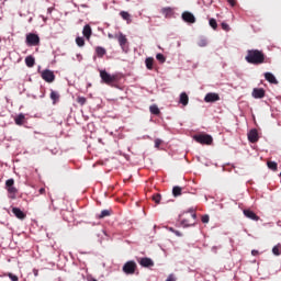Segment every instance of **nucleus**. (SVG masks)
Instances as JSON below:
<instances>
[{"label":"nucleus","instance_id":"nucleus-1","mask_svg":"<svg viewBox=\"0 0 281 281\" xmlns=\"http://www.w3.org/2000/svg\"><path fill=\"white\" fill-rule=\"evenodd\" d=\"M245 60L255 66L266 64V54L260 49H248Z\"/></svg>","mask_w":281,"mask_h":281},{"label":"nucleus","instance_id":"nucleus-2","mask_svg":"<svg viewBox=\"0 0 281 281\" xmlns=\"http://www.w3.org/2000/svg\"><path fill=\"white\" fill-rule=\"evenodd\" d=\"M99 76L101 77V81L103 83L114 88L122 80L121 74H109L106 70L99 71Z\"/></svg>","mask_w":281,"mask_h":281},{"label":"nucleus","instance_id":"nucleus-3","mask_svg":"<svg viewBox=\"0 0 281 281\" xmlns=\"http://www.w3.org/2000/svg\"><path fill=\"white\" fill-rule=\"evenodd\" d=\"M179 220L183 227H192L196 223V213H193V211L190 213H182Z\"/></svg>","mask_w":281,"mask_h":281},{"label":"nucleus","instance_id":"nucleus-4","mask_svg":"<svg viewBox=\"0 0 281 281\" xmlns=\"http://www.w3.org/2000/svg\"><path fill=\"white\" fill-rule=\"evenodd\" d=\"M193 139L201 145H212L213 137L210 134H196L193 136Z\"/></svg>","mask_w":281,"mask_h":281},{"label":"nucleus","instance_id":"nucleus-5","mask_svg":"<svg viewBox=\"0 0 281 281\" xmlns=\"http://www.w3.org/2000/svg\"><path fill=\"white\" fill-rule=\"evenodd\" d=\"M5 189L11 195L12 199H15V194L18 193L16 187H14V179L10 178L5 181Z\"/></svg>","mask_w":281,"mask_h":281},{"label":"nucleus","instance_id":"nucleus-6","mask_svg":"<svg viewBox=\"0 0 281 281\" xmlns=\"http://www.w3.org/2000/svg\"><path fill=\"white\" fill-rule=\"evenodd\" d=\"M41 76H42L43 80L46 81L47 83H53L56 79L54 71L50 69L43 70L41 72Z\"/></svg>","mask_w":281,"mask_h":281},{"label":"nucleus","instance_id":"nucleus-7","mask_svg":"<svg viewBox=\"0 0 281 281\" xmlns=\"http://www.w3.org/2000/svg\"><path fill=\"white\" fill-rule=\"evenodd\" d=\"M137 269V263L135 261H127L124 266H123V272H125V274H134L135 271Z\"/></svg>","mask_w":281,"mask_h":281},{"label":"nucleus","instance_id":"nucleus-8","mask_svg":"<svg viewBox=\"0 0 281 281\" xmlns=\"http://www.w3.org/2000/svg\"><path fill=\"white\" fill-rule=\"evenodd\" d=\"M40 36L35 33H29L26 36V44L29 46H38L40 45Z\"/></svg>","mask_w":281,"mask_h":281},{"label":"nucleus","instance_id":"nucleus-9","mask_svg":"<svg viewBox=\"0 0 281 281\" xmlns=\"http://www.w3.org/2000/svg\"><path fill=\"white\" fill-rule=\"evenodd\" d=\"M114 38L119 40V45H121V49H123V52L127 50V44H128V40L126 37L125 34H123L122 32L119 33V35H114Z\"/></svg>","mask_w":281,"mask_h":281},{"label":"nucleus","instance_id":"nucleus-10","mask_svg":"<svg viewBox=\"0 0 281 281\" xmlns=\"http://www.w3.org/2000/svg\"><path fill=\"white\" fill-rule=\"evenodd\" d=\"M220 100H221V97L216 92H209L204 97V102L205 103H215V102H217Z\"/></svg>","mask_w":281,"mask_h":281},{"label":"nucleus","instance_id":"nucleus-11","mask_svg":"<svg viewBox=\"0 0 281 281\" xmlns=\"http://www.w3.org/2000/svg\"><path fill=\"white\" fill-rule=\"evenodd\" d=\"M181 18L186 23L189 24H194L196 21L194 14L189 11L182 12Z\"/></svg>","mask_w":281,"mask_h":281},{"label":"nucleus","instance_id":"nucleus-12","mask_svg":"<svg viewBox=\"0 0 281 281\" xmlns=\"http://www.w3.org/2000/svg\"><path fill=\"white\" fill-rule=\"evenodd\" d=\"M243 214L245 217L258 222L260 221L259 215H257L254 211H251L250 209H244Z\"/></svg>","mask_w":281,"mask_h":281},{"label":"nucleus","instance_id":"nucleus-13","mask_svg":"<svg viewBox=\"0 0 281 281\" xmlns=\"http://www.w3.org/2000/svg\"><path fill=\"white\" fill-rule=\"evenodd\" d=\"M254 99H263L266 97V90L263 88H254L251 91Z\"/></svg>","mask_w":281,"mask_h":281},{"label":"nucleus","instance_id":"nucleus-14","mask_svg":"<svg viewBox=\"0 0 281 281\" xmlns=\"http://www.w3.org/2000/svg\"><path fill=\"white\" fill-rule=\"evenodd\" d=\"M247 137H248V140L251 143V144H255L259 140V134H258V131L257 128H252L248 132L247 134Z\"/></svg>","mask_w":281,"mask_h":281},{"label":"nucleus","instance_id":"nucleus-15","mask_svg":"<svg viewBox=\"0 0 281 281\" xmlns=\"http://www.w3.org/2000/svg\"><path fill=\"white\" fill-rule=\"evenodd\" d=\"M138 263L144 268L154 267V265H155L153 259H149V257H143V259H140V261H138Z\"/></svg>","mask_w":281,"mask_h":281},{"label":"nucleus","instance_id":"nucleus-16","mask_svg":"<svg viewBox=\"0 0 281 281\" xmlns=\"http://www.w3.org/2000/svg\"><path fill=\"white\" fill-rule=\"evenodd\" d=\"M82 34H83V37H86V40L90 41L92 35V29L89 24L83 25Z\"/></svg>","mask_w":281,"mask_h":281},{"label":"nucleus","instance_id":"nucleus-17","mask_svg":"<svg viewBox=\"0 0 281 281\" xmlns=\"http://www.w3.org/2000/svg\"><path fill=\"white\" fill-rule=\"evenodd\" d=\"M265 79L271 85H278V79L272 72H265Z\"/></svg>","mask_w":281,"mask_h":281},{"label":"nucleus","instance_id":"nucleus-18","mask_svg":"<svg viewBox=\"0 0 281 281\" xmlns=\"http://www.w3.org/2000/svg\"><path fill=\"white\" fill-rule=\"evenodd\" d=\"M160 13H162V15H165V18L168 19L173 15V9L171 7H165L160 9Z\"/></svg>","mask_w":281,"mask_h":281},{"label":"nucleus","instance_id":"nucleus-19","mask_svg":"<svg viewBox=\"0 0 281 281\" xmlns=\"http://www.w3.org/2000/svg\"><path fill=\"white\" fill-rule=\"evenodd\" d=\"M179 103L183 106H187L189 104V95L187 92H181L179 97Z\"/></svg>","mask_w":281,"mask_h":281},{"label":"nucleus","instance_id":"nucleus-20","mask_svg":"<svg viewBox=\"0 0 281 281\" xmlns=\"http://www.w3.org/2000/svg\"><path fill=\"white\" fill-rule=\"evenodd\" d=\"M12 212H13V214L19 218V220H24L25 217H26V215L24 214V212L23 211H21V209H18L16 206H14L13 209H12Z\"/></svg>","mask_w":281,"mask_h":281},{"label":"nucleus","instance_id":"nucleus-21","mask_svg":"<svg viewBox=\"0 0 281 281\" xmlns=\"http://www.w3.org/2000/svg\"><path fill=\"white\" fill-rule=\"evenodd\" d=\"M94 53H97V57L103 58L106 55V49L102 46H97Z\"/></svg>","mask_w":281,"mask_h":281},{"label":"nucleus","instance_id":"nucleus-22","mask_svg":"<svg viewBox=\"0 0 281 281\" xmlns=\"http://www.w3.org/2000/svg\"><path fill=\"white\" fill-rule=\"evenodd\" d=\"M154 57H147L145 58V67H147V70H153L154 69Z\"/></svg>","mask_w":281,"mask_h":281},{"label":"nucleus","instance_id":"nucleus-23","mask_svg":"<svg viewBox=\"0 0 281 281\" xmlns=\"http://www.w3.org/2000/svg\"><path fill=\"white\" fill-rule=\"evenodd\" d=\"M149 112H151V114L156 116H159L161 114V111L157 104L149 105Z\"/></svg>","mask_w":281,"mask_h":281},{"label":"nucleus","instance_id":"nucleus-24","mask_svg":"<svg viewBox=\"0 0 281 281\" xmlns=\"http://www.w3.org/2000/svg\"><path fill=\"white\" fill-rule=\"evenodd\" d=\"M25 64L29 68H33L35 66V58L32 55L26 56Z\"/></svg>","mask_w":281,"mask_h":281},{"label":"nucleus","instance_id":"nucleus-25","mask_svg":"<svg viewBox=\"0 0 281 281\" xmlns=\"http://www.w3.org/2000/svg\"><path fill=\"white\" fill-rule=\"evenodd\" d=\"M196 45L199 47H206L207 46V38L206 37H199L198 41H196Z\"/></svg>","mask_w":281,"mask_h":281},{"label":"nucleus","instance_id":"nucleus-26","mask_svg":"<svg viewBox=\"0 0 281 281\" xmlns=\"http://www.w3.org/2000/svg\"><path fill=\"white\" fill-rule=\"evenodd\" d=\"M50 99L53 100V103L56 104L60 99V94L57 91L52 90Z\"/></svg>","mask_w":281,"mask_h":281},{"label":"nucleus","instance_id":"nucleus-27","mask_svg":"<svg viewBox=\"0 0 281 281\" xmlns=\"http://www.w3.org/2000/svg\"><path fill=\"white\" fill-rule=\"evenodd\" d=\"M25 115L23 113L19 114L14 121L16 125L22 126L24 124Z\"/></svg>","mask_w":281,"mask_h":281},{"label":"nucleus","instance_id":"nucleus-28","mask_svg":"<svg viewBox=\"0 0 281 281\" xmlns=\"http://www.w3.org/2000/svg\"><path fill=\"white\" fill-rule=\"evenodd\" d=\"M209 25H210V27H211L213 31H216L217 27H218L217 21H216V19H214V18H211V19L209 20Z\"/></svg>","mask_w":281,"mask_h":281},{"label":"nucleus","instance_id":"nucleus-29","mask_svg":"<svg viewBox=\"0 0 281 281\" xmlns=\"http://www.w3.org/2000/svg\"><path fill=\"white\" fill-rule=\"evenodd\" d=\"M267 167L272 171L278 170V164L276 161H272V160L267 161Z\"/></svg>","mask_w":281,"mask_h":281},{"label":"nucleus","instance_id":"nucleus-30","mask_svg":"<svg viewBox=\"0 0 281 281\" xmlns=\"http://www.w3.org/2000/svg\"><path fill=\"white\" fill-rule=\"evenodd\" d=\"M182 194V189L181 187H172V195L175 198H178Z\"/></svg>","mask_w":281,"mask_h":281},{"label":"nucleus","instance_id":"nucleus-31","mask_svg":"<svg viewBox=\"0 0 281 281\" xmlns=\"http://www.w3.org/2000/svg\"><path fill=\"white\" fill-rule=\"evenodd\" d=\"M120 15L123 18V20L130 21V23H132L131 14L127 11H121Z\"/></svg>","mask_w":281,"mask_h":281},{"label":"nucleus","instance_id":"nucleus-32","mask_svg":"<svg viewBox=\"0 0 281 281\" xmlns=\"http://www.w3.org/2000/svg\"><path fill=\"white\" fill-rule=\"evenodd\" d=\"M272 254L274 256H280L281 255V244H277V246H273Z\"/></svg>","mask_w":281,"mask_h":281},{"label":"nucleus","instance_id":"nucleus-33","mask_svg":"<svg viewBox=\"0 0 281 281\" xmlns=\"http://www.w3.org/2000/svg\"><path fill=\"white\" fill-rule=\"evenodd\" d=\"M156 59L160 63V64H165L166 63V57L164 54L158 53L156 54Z\"/></svg>","mask_w":281,"mask_h":281},{"label":"nucleus","instance_id":"nucleus-34","mask_svg":"<svg viewBox=\"0 0 281 281\" xmlns=\"http://www.w3.org/2000/svg\"><path fill=\"white\" fill-rule=\"evenodd\" d=\"M76 42H77V45H78L79 47H83V46H85V38H83V37L78 36V37L76 38Z\"/></svg>","mask_w":281,"mask_h":281},{"label":"nucleus","instance_id":"nucleus-35","mask_svg":"<svg viewBox=\"0 0 281 281\" xmlns=\"http://www.w3.org/2000/svg\"><path fill=\"white\" fill-rule=\"evenodd\" d=\"M151 200H154L156 204H159L161 202L160 193H156V195H153Z\"/></svg>","mask_w":281,"mask_h":281},{"label":"nucleus","instance_id":"nucleus-36","mask_svg":"<svg viewBox=\"0 0 281 281\" xmlns=\"http://www.w3.org/2000/svg\"><path fill=\"white\" fill-rule=\"evenodd\" d=\"M108 216H111V211H101V215H99V218H105Z\"/></svg>","mask_w":281,"mask_h":281},{"label":"nucleus","instance_id":"nucleus-37","mask_svg":"<svg viewBox=\"0 0 281 281\" xmlns=\"http://www.w3.org/2000/svg\"><path fill=\"white\" fill-rule=\"evenodd\" d=\"M221 27H222V30L225 31V32H229V31H231V26H229V24H227L226 22H222V23H221Z\"/></svg>","mask_w":281,"mask_h":281},{"label":"nucleus","instance_id":"nucleus-38","mask_svg":"<svg viewBox=\"0 0 281 281\" xmlns=\"http://www.w3.org/2000/svg\"><path fill=\"white\" fill-rule=\"evenodd\" d=\"M77 102L80 105H85L87 103V99L85 97H78Z\"/></svg>","mask_w":281,"mask_h":281},{"label":"nucleus","instance_id":"nucleus-39","mask_svg":"<svg viewBox=\"0 0 281 281\" xmlns=\"http://www.w3.org/2000/svg\"><path fill=\"white\" fill-rule=\"evenodd\" d=\"M201 222H202L203 224H207V223L210 222V216H209V215H202Z\"/></svg>","mask_w":281,"mask_h":281},{"label":"nucleus","instance_id":"nucleus-40","mask_svg":"<svg viewBox=\"0 0 281 281\" xmlns=\"http://www.w3.org/2000/svg\"><path fill=\"white\" fill-rule=\"evenodd\" d=\"M7 276L11 279V281H19V278L16 276L12 274V272H8Z\"/></svg>","mask_w":281,"mask_h":281},{"label":"nucleus","instance_id":"nucleus-41","mask_svg":"<svg viewBox=\"0 0 281 281\" xmlns=\"http://www.w3.org/2000/svg\"><path fill=\"white\" fill-rule=\"evenodd\" d=\"M154 144H155L156 148H159L160 145L162 144V140L160 138H156V140H154Z\"/></svg>","mask_w":281,"mask_h":281},{"label":"nucleus","instance_id":"nucleus-42","mask_svg":"<svg viewBox=\"0 0 281 281\" xmlns=\"http://www.w3.org/2000/svg\"><path fill=\"white\" fill-rule=\"evenodd\" d=\"M227 3L231 5V7H235L237 1L236 0H227Z\"/></svg>","mask_w":281,"mask_h":281},{"label":"nucleus","instance_id":"nucleus-43","mask_svg":"<svg viewBox=\"0 0 281 281\" xmlns=\"http://www.w3.org/2000/svg\"><path fill=\"white\" fill-rule=\"evenodd\" d=\"M166 281H176V278L173 274H169Z\"/></svg>","mask_w":281,"mask_h":281},{"label":"nucleus","instance_id":"nucleus-44","mask_svg":"<svg viewBox=\"0 0 281 281\" xmlns=\"http://www.w3.org/2000/svg\"><path fill=\"white\" fill-rule=\"evenodd\" d=\"M259 255V250H251V256H258Z\"/></svg>","mask_w":281,"mask_h":281},{"label":"nucleus","instance_id":"nucleus-45","mask_svg":"<svg viewBox=\"0 0 281 281\" xmlns=\"http://www.w3.org/2000/svg\"><path fill=\"white\" fill-rule=\"evenodd\" d=\"M46 193V189H44V188H42V189H40V194H45Z\"/></svg>","mask_w":281,"mask_h":281},{"label":"nucleus","instance_id":"nucleus-46","mask_svg":"<svg viewBox=\"0 0 281 281\" xmlns=\"http://www.w3.org/2000/svg\"><path fill=\"white\" fill-rule=\"evenodd\" d=\"M33 273L35 277H38V270H36V268H34Z\"/></svg>","mask_w":281,"mask_h":281},{"label":"nucleus","instance_id":"nucleus-47","mask_svg":"<svg viewBox=\"0 0 281 281\" xmlns=\"http://www.w3.org/2000/svg\"><path fill=\"white\" fill-rule=\"evenodd\" d=\"M115 36L113 34H108V38L112 40L114 38Z\"/></svg>","mask_w":281,"mask_h":281},{"label":"nucleus","instance_id":"nucleus-48","mask_svg":"<svg viewBox=\"0 0 281 281\" xmlns=\"http://www.w3.org/2000/svg\"><path fill=\"white\" fill-rule=\"evenodd\" d=\"M90 281H98V280H95V279H90Z\"/></svg>","mask_w":281,"mask_h":281},{"label":"nucleus","instance_id":"nucleus-49","mask_svg":"<svg viewBox=\"0 0 281 281\" xmlns=\"http://www.w3.org/2000/svg\"><path fill=\"white\" fill-rule=\"evenodd\" d=\"M280 178H281V171H280Z\"/></svg>","mask_w":281,"mask_h":281}]
</instances>
